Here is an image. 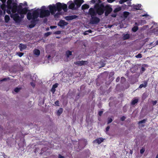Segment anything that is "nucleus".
<instances>
[{"label": "nucleus", "instance_id": "nucleus-3", "mask_svg": "<svg viewBox=\"0 0 158 158\" xmlns=\"http://www.w3.org/2000/svg\"><path fill=\"white\" fill-rule=\"evenodd\" d=\"M34 18H37L39 16L40 18L47 17L50 15V12L48 10H46L45 6H43L40 9L37 8L34 10L31 13Z\"/></svg>", "mask_w": 158, "mask_h": 158}, {"label": "nucleus", "instance_id": "nucleus-28", "mask_svg": "<svg viewBox=\"0 0 158 158\" xmlns=\"http://www.w3.org/2000/svg\"><path fill=\"white\" fill-rule=\"evenodd\" d=\"M129 13L128 12L125 11L123 13V16L125 18H127L128 16L129 15Z\"/></svg>", "mask_w": 158, "mask_h": 158}, {"label": "nucleus", "instance_id": "nucleus-16", "mask_svg": "<svg viewBox=\"0 0 158 158\" xmlns=\"http://www.w3.org/2000/svg\"><path fill=\"white\" fill-rule=\"evenodd\" d=\"M89 6L87 4H84L83 5L81 6V9L82 10H84L85 9L89 8Z\"/></svg>", "mask_w": 158, "mask_h": 158}, {"label": "nucleus", "instance_id": "nucleus-20", "mask_svg": "<svg viewBox=\"0 0 158 158\" xmlns=\"http://www.w3.org/2000/svg\"><path fill=\"white\" fill-rule=\"evenodd\" d=\"M130 37L129 34H125L123 35V38L124 40H126L128 39Z\"/></svg>", "mask_w": 158, "mask_h": 158}, {"label": "nucleus", "instance_id": "nucleus-49", "mask_svg": "<svg viewBox=\"0 0 158 158\" xmlns=\"http://www.w3.org/2000/svg\"><path fill=\"white\" fill-rule=\"evenodd\" d=\"M152 103L153 105H155L157 103V101H152Z\"/></svg>", "mask_w": 158, "mask_h": 158}, {"label": "nucleus", "instance_id": "nucleus-62", "mask_svg": "<svg viewBox=\"0 0 158 158\" xmlns=\"http://www.w3.org/2000/svg\"><path fill=\"white\" fill-rule=\"evenodd\" d=\"M103 112V111H99V116L101 115Z\"/></svg>", "mask_w": 158, "mask_h": 158}, {"label": "nucleus", "instance_id": "nucleus-9", "mask_svg": "<svg viewBox=\"0 0 158 158\" xmlns=\"http://www.w3.org/2000/svg\"><path fill=\"white\" fill-rule=\"evenodd\" d=\"M88 63L87 61H78L74 62V64L78 65V66H82L85 65H86Z\"/></svg>", "mask_w": 158, "mask_h": 158}, {"label": "nucleus", "instance_id": "nucleus-35", "mask_svg": "<svg viewBox=\"0 0 158 158\" xmlns=\"http://www.w3.org/2000/svg\"><path fill=\"white\" fill-rule=\"evenodd\" d=\"M10 80V78L9 77H7L6 78H3V79H1L0 80V81H7V80Z\"/></svg>", "mask_w": 158, "mask_h": 158}, {"label": "nucleus", "instance_id": "nucleus-1", "mask_svg": "<svg viewBox=\"0 0 158 158\" xmlns=\"http://www.w3.org/2000/svg\"><path fill=\"white\" fill-rule=\"evenodd\" d=\"M7 3L8 4V8L9 9H12V12L13 13H16L17 12L19 14L22 13H27L29 11L27 7L23 8L22 5L23 4L22 3H20L18 6L16 2H14V0H7Z\"/></svg>", "mask_w": 158, "mask_h": 158}, {"label": "nucleus", "instance_id": "nucleus-14", "mask_svg": "<svg viewBox=\"0 0 158 158\" xmlns=\"http://www.w3.org/2000/svg\"><path fill=\"white\" fill-rule=\"evenodd\" d=\"M19 47L20 51L21 52H22L23 50L26 49L27 48L26 45L22 43L20 44Z\"/></svg>", "mask_w": 158, "mask_h": 158}, {"label": "nucleus", "instance_id": "nucleus-10", "mask_svg": "<svg viewBox=\"0 0 158 158\" xmlns=\"http://www.w3.org/2000/svg\"><path fill=\"white\" fill-rule=\"evenodd\" d=\"M69 4L68 8L69 9L72 10H76L77 9V8L75 6L74 2H73L71 1H69L68 3Z\"/></svg>", "mask_w": 158, "mask_h": 158}, {"label": "nucleus", "instance_id": "nucleus-36", "mask_svg": "<svg viewBox=\"0 0 158 158\" xmlns=\"http://www.w3.org/2000/svg\"><path fill=\"white\" fill-rule=\"evenodd\" d=\"M58 12L56 13V14L55 13L54 15V16L55 17H59V16L60 15V13L59 12Z\"/></svg>", "mask_w": 158, "mask_h": 158}, {"label": "nucleus", "instance_id": "nucleus-26", "mask_svg": "<svg viewBox=\"0 0 158 158\" xmlns=\"http://www.w3.org/2000/svg\"><path fill=\"white\" fill-rule=\"evenodd\" d=\"M7 6H8V4L7 3L6 7H7V10H6V12L8 14H10L11 15L12 14L11 13L10 10H11V11H12V9H9L8 8Z\"/></svg>", "mask_w": 158, "mask_h": 158}, {"label": "nucleus", "instance_id": "nucleus-63", "mask_svg": "<svg viewBox=\"0 0 158 158\" xmlns=\"http://www.w3.org/2000/svg\"><path fill=\"white\" fill-rule=\"evenodd\" d=\"M116 14H113L112 15V16L113 17H116Z\"/></svg>", "mask_w": 158, "mask_h": 158}, {"label": "nucleus", "instance_id": "nucleus-6", "mask_svg": "<svg viewBox=\"0 0 158 158\" xmlns=\"http://www.w3.org/2000/svg\"><path fill=\"white\" fill-rule=\"evenodd\" d=\"M27 14H19L18 13H15L11 14L10 15V17L13 19L16 23H19L21 21L22 19L24 18V15Z\"/></svg>", "mask_w": 158, "mask_h": 158}, {"label": "nucleus", "instance_id": "nucleus-45", "mask_svg": "<svg viewBox=\"0 0 158 158\" xmlns=\"http://www.w3.org/2000/svg\"><path fill=\"white\" fill-rule=\"evenodd\" d=\"M56 91V89L55 88H53V87H52L51 89V91L53 93H54Z\"/></svg>", "mask_w": 158, "mask_h": 158}, {"label": "nucleus", "instance_id": "nucleus-50", "mask_svg": "<svg viewBox=\"0 0 158 158\" xmlns=\"http://www.w3.org/2000/svg\"><path fill=\"white\" fill-rule=\"evenodd\" d=\"M125 118L126 117L125 116H123L120 119L121 120L123 121L125 120Z\"/></svg>", "mask_w": 158, "mask_h": 158}, {"label": "nucleus", "instance_id": "nucleus-21", "mask_svg": "<svg viewBox=\"0 0 158 158\" xmlns=\"http://www.w3.org/2000/svg\"><path fill=\"white\" fill-rule=\"evenodd\" d=\"M4 19L5 22L7 23L10 20V18L8 15H6L5 16Z\"/></svg>", "mask_w": 158, "mask_h": 158}, {"label": "nucleus", "instance_id": "nucleus-42", "mask_svg": "<svg viewBox=\"0 0 158 158\" xmlns=\"http://www.w3.org/2000/svg\"><path fill=\"white\" fill-rule=\"evenodd\" d=\"M59 101L57 100L55 102V104L56 106H59Z\"/></svg>", "mask_w": 158, "mask_h": 158}, {"label": "nucleus", "instance_id": "nucleus-61", "mask_svg": "<svg viewBox=\"0 0 158 158\" xmlns=\"http://www.w3.org/2000/svg\"><path fill=\"white\" fill-rule=\"evenodd\" d=\"M56 26H51L50 27L51 28V29H52V28H56Z\"/></svg>", "mask_w": 158, "mask_h": 158}, {"label": "nucleus", "instance_id": "nucleus-2", "mask_svg": "<svg viewBox=\"0 0 158 158\" xmlns=\"http://www.w3.org/2000/svg\"><path fill=\"white\" fill-rule=\"evenodd\" d=\"M67 5L64 3H61L60 2H57L56 5L52 4L48 6L49 10L52 15H54L56 11L60 12L63 10L64 12H66L68 11Z\"/></svg>", "mask_w": 158, "mask_h": 158}, {"label": "nucleus", "instance_id": "nucleus-29", "mask_svg": "<svg viewBox=\"0 0 158 158\" xmlns=\"http://www.w3.org/2000/svg\"><path fill=\"white\" fill-rule=\"evenodd\" d=\"M136 70V68L135 67H132L130 69V71L132 73H135Z\"/></svg>", "mask_w": 158, "mask_h": 158}, {"label": "nucleus", "instance_id": "nucleus-55", "mask_svg": "<svg viewBox=\"0 0 158 158\" xmlns=\"http://www.w3.org/2000/svg\"><path fill=\"white\" fill-rule=\"evenodd\" d=\"M86 31L87 32H89V33H91L92 32V31L91 30H90V29H89L88 30Z\"/></svg>", "mask_w": 158, "mask_h": 158}, {"label": "nucleus", "instance_id": "nucleus-38", "mask_svg": "<svg viewBox=\"0 0 158 158\" xmlns=\"http://www.w3.org/2000/svg\"><path fill=\"white\" fill-rule=\"evenodd\" d=\"M20 90V88L16 87L14 91L15 92L17 93Z\"/></svg>", "mask_w": 158, "mask_h": 158}, {"label": "nucleus", "instance_id": "nucleus-43", "mask_svg": "<svg viewBox=\"0 0 158 158\" xmlns=\"http://www.w3.org/2000/svg\"><path fill=\"white\" fill-rule=\"evenodd\" d=\"M104 140H105V139H103L102 138H99V144L103 142Z\"/></svg>", "mask_w": 158, "mask_h": 158}, {"label": "nucleus", "instance_id": "nucleus-57", "mask_svg": "<svg viewBox=\"0 0 158 158\" xmlns=\"http://www.w3.org/2000/svg\"><path fill=\"white\" fill-rule=\"evenodd\" d=\"M119 80L120 77H118L117 78H116V82H118L119 81Z\"/></svg>", "mask_w": 158, "mask_h": 158}, {"label": "nucleus", "instance_id": "nucleus-15", "mask_svg": "<svg viewBox=\"0 0 158 158\" xmlns=\"http://www.w3.org/2000/svg\"><path fill=\"white\" fill-rule=\"evenodd\" d=\"M148 67L147 64H143L142 65L141 68V72L142 73L145 70V68H147Z\"/></svg>", "mask_w": 158, "mask_h": 158}, {"label": "nucleus", "instance_id": "nucleus-37", "mask_svg": "<svg viewBox=\"0 0 158 158\" xmlns=\"http://www.w3.org/2000/svg\"><path fill=\"white\" fill-rule=\"evenodd\" d=\"M93 143L95 144V143H98L99 144V138H97L96 140L93 141Z\"/></svg>", "mask_w": 158, "mask_h": 158}, {"label": "nucleus", "instance_id": "nucleus-33", "mask_svg": "<svg viewBox=\"0 0 158 158\" xmlns=\"http://www.w3.org/2000/svg\"><path fill=\"white\" fill-rule=\"evenodd\" d=\"M121 10V8L120 7L116 8L114 10V12L116 13L119 11Z\"/></svg>", "mask_w": 158, "mask_h": 158}, {"label": "nucleus", "instance_id": "nucleus-40", "mask_svg": "<svg viewBox=\"0 0 158 158\" xmlns=\"http://www.w3.org/2000/svg\"><path fill=\"white\" fill-rule=\"evenodd\" d=\"M52 33L51 32H46L45 34V36H48L49 35H50Z\"/></svg>", "mask_w": 158, "mask_h": 158}, {"label": "nucleus", "instance_id": "nucleus-51", "mask_svg": "<svg viewBox=\"0 0 158 158\" xmlns=\"http://www.w3.org/2000/svg\"><path fill=\"white\" fill-rule=\"evenodd\" d=\"M61 33L60 31H57L55 32V34H60Z\"/></svg>", "mask_w": 158, "mask_h": 158}, {"label": "nucleus", "instance_id": "nucleus-5", "mask_svg": "<svg viewBox=\"0 0 158 158\" xmlns=\"http://www.w3.org/2000/svg\"><path fill=\"white\" fill-rule=\"evenodd\" d=\"M88 14L91 17L96 16L98 14L99 15V0L98 2L94 6V8H90L88 11Z\"/></svg>", "mask_w": 158, "mask_h": 158}, {"label": "nucleus", "instance_id": "nucleus-22", "mask_svg": "<svg viewBox=\"0 0 158 158\" xmlns=\"http://www.w3.org/2000/svg\"><path fill=\"white\" fill-rule=\"evenodd\" d=\"M66 55L67 58L69 57L70 56L72 55V52L69 50H68L66 52Z\"/></svg>", "mask_w": 158, "mask_h": 158}, {"label": "nucleus", "instance_id": "nucleus-32", "mask_svg": "<svg viewBox=\"0 0 158 158\" xmlns=\"http://www.w3.org/2000/svg\"><path fill=\"white\" fill-rule=\"evenodd\" d=\"M141 4H138L137 5H135L134 6V8L136 10H139V8L141 7Z\"/></svg>", "mask_w": 158, "mask_h": 158}, {"label": "nucleus", "instance_id": "nucleus-19", "mask_svg": "<svg viewBox=\"0 0 158 158\" xmlns=\"http://www.w3.org/2000/svg\"><path fill=\"white\" fill-rule=\"evenodd\" d=\"M106 64L105 61L101 60L99 62V68L104 66Z\"/></svg>", "mask_w": 158, "mask_h": 158}, {"label": "nucleus", "instance_id": "nucleus-30", "mask_svg": "<svg viewBox=\"0 0 158 158\" xmlns=\"http://www.w3.org/2000/svg\"><path fill=\"white\" fill-rule=\"evenodd\" d=\"M138 29V27L137 26H134L132 28V31L134 32H136Z\"/></svg>", "mask_w": 158, "mask_h": 158}, {"label": "nucleus", "instance_id": "nucleus-18", "mask_svg": "<svg viewBox=\"0 0 158 158\" xmlns=\"http://www.w3.org/2000/svg\"><path fill=\"white\" fill-rule=\"evenodd\" d=\"M33 53L35 55L38 56L40 55V51L39 49H35L33 51Z\"/></svg>", "mask_w": 158, "mask_h": 158}, {"label": "nucleus", "instance_id": "nucleus-13", "mask_svg": "<svg viewBox=\"0 0 158 158\" xmlns=\"http://www.w3.org/2000/svg\"><path fill=\"white\" fill-rule=\"evenodd\" d=\"M78 17L76 15H73L66 16L65 17V19L67 21L71 20Z\"/></svg>", "mask_w": 158, "mask_h": 158}, {"label": "nucleus", "instance_id": "nucleus-8", "mask_svg": "<svg viewBox=\"0 0 158 158\" xmlns=\"http://www.w3.org/2000/svg\"><path fill=\"white\" fill-rule=\"evenodd\" d=\"M99 23V18L96 16H91L89 23L90 24H95Z\"/></svg>", "mask_w": 158, "mask_h": 158}, {"label": "nucleus", "instance_id": "nucleus-53", "mask_svg": "<svg viewBox=\"0 0 158 158\" xmlns=\"http://www.w3.org/2000/svg\"><path fill=\"white\" fill-rule=\"evenodd\" d=\"M107 0L108 2L109 3H112L114 1H115V0Z\"/></svg>", "mask_w": 158, "mask_h": 158}, {"label": "nucleus", "instance_id": "nucleus-64", "mask_svg": "<svg viewBox=\"0 0 158 158\" xmlns=\"http://www.w3.org/2000/svg\"><path fill=\"white\" fill-rule=\"evenodd\" d=\"M119 3L121 4H123V1L122 0H120L119 1Z\"/></svg>", "mask_w": 158, "mask_h": 158}, {"label": "nucleus", "instance_id": "nucleus-12", "mask_svg": "<svg viewBox=\"0 0 158 158\" xmlns=\"http://www.w3.org/2000/svg\"><path fill=\"white\" fill-rule=\"evenodd\" d=\"M68 24V23L65 22L64 20H61L58 23V25L62 28H64L65 26Z\"/></svg>", "mask_w": 158, "mask_h": 158}, {"label": "nucleus", "instance_id": "nucleus-25", "mask_svg": "<svg viewBox=\"0 0 158 158\" xmlns=\"http://www.w3.org/2000/svg\"><path fill=\"white\" fill-rule=\"evenodd\" d=\"M138 102V99H135L132 100L131 104L132 105H134L137 103Z\"/></svg>", "mask_w": 158, "mask_h": 158}, {"label": "nucleus", "instance_id": "nucleus-52", "mask_svg": "<svg viewBox=\"0 0 158 158\" xmlns=\"http://www.w3.org/2000/svg\"><path fill=\"white\" fill-rule=\"evenodd\" d=\"M58 158H64V156H62L60 154H59Z\"/></svg>", "mask_w": 158, "mask_h": 158}, {"label": "nucleus", "instance_id": "nucleus-23", "mask_svg": "<svg viewBox=\"0 0 158 158\" xmlns=\"http://www.w3.org/2000/svg\"><path fill=\"white\" fill-rule=\"evenodd\" d=\"M63 111V109L62 108H60L58 110L57 112V114L58 115H60L62 113Z\"/></svg>", "mask_w": 158, "mask_h": 158}, {"label": "nucleus", "instance_id": "nucleus-39", "mask_svg": "<svg viewBox=\"0 0 158 158\" xmlns=\"http://www.w3.org/2000/svg\"><path fill=\"white\" fill-rule=\"evenodd\" d=\"M135 57L137 58H141L142 57V54H141L139 53Z\"/></svg>", "mask_w": 158, "mask_h": 158}, {"label": "nucleus", "instance_id": "nucleus-59", "mask_svg": "<svg viewBox=\"0 0 158 158\" xmlns=\"http://www.w3.org/2000/svg\"><path fill=\"white\" fill-rule=\"evenodd\" d=\"M2 3H5L6 0H0Z\"/></svg>", "mask_w": 158, "mask_h": 158}, {"label": "nucleus", "instance_id": "nucleus-58", "mask_svg": "<svg viewBox=\"0 0 158 158\" xmlns=\"http://www.w3.org/2000/svg\"><path fill=\"white\" fill-rule=\"evenodd\" d=\"M109 129H110V127L109 126H108L106 128V131H109Z\"/></svg>", "mask_w": 158, "mask_h": 158}, {"label": "nucleus", "instance_id": "nucleus-60", "mask_svg": "<svg viewBox=\"0 0 158 158\" xmlns=\"http://www.w3.org/2000/svg\"><path fill=\"white\" fill-rule=\"evenodd\" d=\"M88 32H86V31H85L84 32V35H88Z\"/></svg>", "mask_w": 158, "mask_h": 158}, {"label": "nucleus", "instance_id": "nucleus-46", "mask_svg": "<svg viewBox=\"0 0 158 158\" xmlns=\"http://www.w3.org/2000/svg\"><path fill=\"white\" fill-rule=\"evenodd\" d=\"M96 2L95 0H91L90 2V4H94Z\"/></svg>", "mask_w": 158, "mask_h": 158}, {"label": "nucleus", "instance_id": "nucleus-47", "mask_svg": "<svg viewBox=\"0 0 158 158\" xmlns=\"http://www.w3.org/2000/svg\"><path fill=\"white\" fill-rule=\"evenodd\" d=\"M145 151L143 148H142L140 150V153L141 154H143Z\"/></svg>", "mask_w": 158, "mask_h": 158}, {"label": "nucleus", "instance_id": "nucleus-56", "mask_svg": "<svg viewBox=\"0 0 158 158\" xmlns=\"http://www.w3.org/2000/svg\"><path fill=\"white\" fill-rule=\"evenodd\" d=\"M105 15L106 16H107L110 13H109L108 12H107V11H105Z\"/></svg>", "mask_w": 158, "mask_h": 158}, {"label": "nucleus", "instance_id": "nucleus-44", "mask_svg": "<svg viewBox=\"0 0 158 158\" xmlns=\"http://www.w3.org/2000/svg\"><path fill=\"white\" fill-rule=\"evenodd\" d=\"M113 121V120L111 118H109L108 121V124H109L111 123Z\"/></svg>", "mask_w": 158, "mask_h": 158}, {"label": "nucleus", "instance_id": "nucleus-11", "mask_svg": "<svg viewBox=\"0 0 158 158\" xmlns=\"http://www.w3.org/2000/svg\"><path fill=\"white\" fill-rule=\"evenodd\" d=\"M75 5H76L77 9L80 7L81 5L84 2L83 0H74Z\"/></svg>", "mask_w": 158, "mask_h": 158}, {"label": "nucleus", "instance_id": "nucleus-48", "mask_svg": "<svg viewBox=\"0 0 158 158\" xmlns=\"http://www.w3.org/2000/svg\"><path fill=\"white\" fill-rule=\"evenodd\" d=\"M125 78L123 77H122L121 78V81L122 82H124L125 81Z\"/></svg>", "mask_w": 158, "mask_h": 158}, {"label": "nucleus", "instance_id": "nucleus-4", "mask_svg": "<svg viewBox=\"0 0 158 158\" xmlns=\"http://www.w3.org/2000/svg\"><path fill=\"white\" fill-rule=\"evenodd\" d=\"M101 1L99 0V15L106 11L110 13L112 10V8L109 5H106L104 3H101Z\"/></svg>", "mask_w": 158, "mask_h": 158}, {"label": "nucleus", "instance_id": "nucleus-31", "mask_svg": "<svg viewBox=\"0 0 158 158\" xmlns=\"http://www.w3.org/2000/svg\"><path fill=\"white\" fill-rule=\"evenodd\" d=\"M147 121V120L146 119H144L142 120L139 121L138 122L139 124H140L141 123H146Z\"/></svg>", "mask_w": 158, "mask_h": 158}, {"label": "nucleus", "instance_id": "nucleus-34", "mask_svg": "<svg viewBox=\"0 0 158 158\" xmlns=\"http://www.w3.org/2000/svg\"><path fill=\"white\" fill-rule=\"evenodd\" d=\"M17 54L19 57H21L23 55L24 53L23 52H18L17 53Z\"/></svg>", "mask_w": 158, "mask_h": 158}, {"label": "nucleus", "instance_id": "nucleus-54", "mask_svg": "<svg viewBox=\"0 0 158 158\" xmlns=\"http://www.w3.org/2000/svg\"><path fill=\"white\" fill-rule=\"evenodd\" d=\"M31 85L33 87H34L35 86V84H34V83L32 82H31Z\"/></svg>", "mask_w": 158, "mask_h": 158}, {"label": "nucleus", "instance_id": "nucleus-24", "mask_svg": "<svg viewBox=\"0 0 158 158\" xmlns=\"http://www.w3.org/2000/svg\"><path fill=\"white\" fill-rule=\"evenodd\" d=\"M6 5L5 3H2V4L0 6V7L2 10H6Z\"/></svg>", "mask_w": 158, "mask_h": 158}, {"label": "nucleus", "instance_id": "nucleus-41", "mask_svg": "<svg viewBox=\"0 0 158 158\" xmlns=\"http://www.w3.org/2000/svg\"><path fill=\"white\" fill-rule=\"evenodd\" d=\"M58 84L57 83H56L55 84L53 85L52 86V87H53V88H56L58 87Z\"/></svg>", "mask_w": 158, "mask_h": 158}, {"label": "nucleus", "instance_id": "nucleus-27", "mask_svg": "<svg viewBox=\"0 0 158 158\" xmlns=\"http://www.w3.org/2000/svg\"><path fill=\"white\" fill-rule=\"evenodd\" d=\"M153 32L156 35H158V27H156L154 29Z\"/></svg>", "mask_w": 158, "mask_h": 158}, {"label": "nucleus", "instance_id": "nucleus-7", "mask_svg": "<svg viewBox=\"0 0 158 158\" xmlns=\"http://www.w3.org/2000/svg\"><path fill=\"white\" fill-rule=\"evenodd\" d=\"M27 17L28 20L32 19L31 21V24L29 25V28H32L34 27L36 25V22L38 21V20L37 18H34L33 14L31 12H28L27 13Z\"/></svg>", "mask_w": 158, "mask_h": 158}, {"label": "nucleus", "instance_id": "nucleus-17", "mask_svg": "<svg viewBox=\"0 0 158 158\" xmlns=\"http://www.w3.org/2000/svg\"><path fill=\"white\" fill-rule=\"evenodd\" d=\"M147 85V82L146 81H145L143 83L141 84L139 86V88H142L143 87H146Z\"/></svg>", "mask_w": 158, "mask_h": 158}]
</instances>
